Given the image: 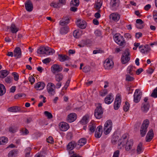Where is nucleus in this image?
<instances>
[{
    "label": "nucleus",
    "mask_w": 157,
    "mask_h": 157,
    "mask_svg": "<svg viewBox=\"0 0 157 157\" xmlns=\"http://www.w3.org/2000/svg\"><path fill=\"white\" fill-rule=\"evenodd\" d=\"M37 52L39 54L48 55H52L55 52V51L48 47L41 46L37 49Z\"/></svg>",
    "instance_id": "1"
},
{
    "label": "nucleus",
    "mask_w": 157,
    "mask_h": 157,
    "mask_svg": "<svg viewBox=\"0 0 157 157\" xmlns=\"http://www.w3.org/2000/svg\"><path fill=\"white\" fill-rule=\"evenodd\" d=\"M115 42L119 46L124 47L126 44V42L123 36L120 33L115 34L113 37Z\"/></svg>",
    "instance_id": "2"
},
{
    "label": "nucleus",
    "mask_w": 157,
    "mask_h": 157,
    "mask_svg": "<svg viewBox=\"0 0 157 157\" xmlns=\"http://www.w3.org/2000/svg\"><path fill=\"white\" fill-rule=\"evenodd\" d=\"M98 105L95 109L94 114L95 117L97 119H100L102 117L103 112L101 104L98 103Z\"/></svg>",
    "instance_id": "3"
},
{
    "label": "nucleus",
    "mask_w": 157,
    "mask_h": 157,
    "mask_svg": "<svg viewBox=\"0 0 157 157\" xmlns=\"http://www.w3.org/2000/svg\"><path fill=\"white\" fill-rule=\"evenodd\" d=\"M112 122L110 120L107 121L104 125L103 130L104 133L107 135L112 130Z\"/></svg>",
    "instance_id": "4"
},
{
    "label": "nucleus",
    "mask_w": 157,
    "mask_h": 157,
    "mask_svg": "<svg viewBox=\"0 0 157 157\" xmlns=\"http://www.w3.org/2000/svg\"><path fill=\"white\" fill-rule=\"evenodd\" d=\"M149 121L146 120L144 121L141 127L140 130V134L142 136H144L147 131V128L149 124Z\"/></svg>",
    "instance_id": "5"
},
{
    "label": "nucleus",
    "mask_w": 157,
    "mask_h": 157,
    "mask_svg": "<svg viewBox=\"0 0 157 157\" xmlns=\"http://www.w3.org/2000/svg\"><path fill=\"white\" fill-rule=\"evenodd\" d=\"M62 69H51L52 72L56 75V81L60 82L61 81L63 78V75L60 72Z\"/></svg>",
    "instance_id": "6"
},
{
    "label": "nucleus",
    "mask_w": 157,
    "mask_h": 157,
    "mask_svg": "<svg viewBox=\"0 0 157 157\" xmlns=\"http://www.w3.org/2000/svg\"><path fill=\"white\" fill-rule=\"evenodd\" d=\"M127 138V135L124 134L123 135L121 139H119L118 140V145L119 147H119L120 148H121L122 147L124 146L128 141V140Z\"/></svg>",
    "instance_id": "7"
},
{
    "label": "nucleus",
    "mask_w": 157,
    "mask_h": 157,
    "mask_svg": "<svg viewBox=\"0 0 157 157\" xmlns=\"http://www.w3.org/2000/svg\"><path fill=\"white\" fill-rule=\"evenodd\" d=\"M109 4L110 9L115 10L118 9L119 6V0H111Z\"/></svg>",
    "instance_id": "8"
},
{
    "label": "nucleus",
    "mask_w": 157,
    "mask_h": 157,
    "mask_svg": "<svg viewBox=\"0 0 157 157\" xmlns=\"http://www.w3.org/2000/svg\"><path fill=\"white\" fill-rule=\"evenodd\" d=\"M92 43V41L89 39H86L82 40L80 42V43L78 45V46L80 47H83L85 46H90Z\"/></svg>",
    "instance_id": "9"
},
{
    "label": "nucleus",
    "mask_w": 157,
    "mask_h": 157,
    "mask_svg": "<svg viewBox=\"0 0 157 157\" xmlns=\"http://www.w3.org/2000/svg\"><path fill=\"white\" fill-rule=\"evenodd\" d=\"M26 10L28 12H31L32 11L33 8V3L30 0H27L25 3Z\"/></svg>",
    "instance_id": "10"
},
{
    "label": "nucleus",
    "mask_w": 157,
    "mask_h": 157,
    "mask_svg": "<svg viewBox=\"0 0 157 157\" xmlns=\"http://www.w3.org/2000/svg\"><path fill=\"white\" fill-rule=\"evenodd\" d=\"M139 49L141 52L143 54L147 53L151 50V48L149 46V45L146 44L144 45H141L139 47Z\"/></svg>",
    "instance_id": "11"
},
{
    "label": "nucleus",
    "mask_w": 157,
    "mask_h": 157,
    "mask_svg": "<svg viewBox=\"0 0 157 157\" xmlns=\"http://www.w3.org/2000/svg\"><path fill=\"white\" fill-rule=\"evenodd\" d=\"M120 17V15L117 13H112L109 16V18L111 21L116 22L119 20Z\"/></svg>",
    "instance_id": "12"
},
{
    "label": "nucleus",
    "mask_w": 157,
    "mask_h": 157,
    "mask_svg": "<svg viewBox=\"0 0 157 157\" xmlns=\"http://www.w3.org/2000/svg\"><path fill=\"white\" fill-rule=\"evenodd\" d=\"M139 90H136L134 95V101L136 103L138 102L141 98L142 93L141 92H139Z\"/></svg>",
    "instance_id": "13"
},
{
    "label": "nucleus",
    "mask_w": 157,
    "mask_h": 157,
    "mask_svg": "<svg viewBox=\"0 0 157 157\" xmlns=\"http://www.w3.org/2000/svg\"><path fill=\"white\" fill-rule=\"evenodd\" d=\"M113 61L108 58L105 60L104 66L105 67V69H111L113 67Z\"/></svg>",
    "instance_id": "14"
},
{
    "label": "nucleus",
    "mask_w": 157,
    "mask_h": 157,
    "mask_svg": "<svg viewBox=\"0 0 157 157\" xmlns=\"http://www.w3.org/2000/svg\"><path fill=\"white\" fill-rule=\"evenodd\" d=\"M14 56L16 59L21 58L22 56L21 51L19 47H16L13 51Z\"/></svg>",
    "instance_id": "15"
},
{
    "label": "nucleus",
    "mask_w": 157,
    "mask_h": 157,
    "mask_svg": "<svg viewBox=\"0 0 157 157\" xmlns=\"http://www.w3.org/2000/svg\"><path fill=\"white\" fill-rule=\"evenodd\" d=\"M76 24L77 26L80 28L84 29L86 27V22L84 21H82L80 19L77 20Z\"/></svg>",
    "instance_id": "16"
},
{
    "label": "nucleus",
    "mask_w": 157,
    "mask_h": 157,
    "mask_svg": "<svg viewBox=\"0 0 157 157\" xmlns=\"http://www.w3.org/2000/svg\"><path fill=\"white\" fill-rule=\"evenodd\" d=\"M55 87V85L54 84L52 83H48L47 86V90L48 93L51 94V95H53L55 93V91L53 89L52 87Z\"/></svg>",
    "instance_id": "17"
},
{
    "label": "nucleus",
    "mask_w": 157,
    "mask_h": 157,
    "mask_svg": "<svg viewBox=\"0 0 157 157\" xmlns=\"http://www.w3.org/2000/svg\"><path fill=\"white\" fill-rule=\"evenodd\" d=\"M59 128L63 131H65L69 128V125L65 122H61L59 124Z\"/></svg>",
    "instance_id": "18"
},
{
    "label": "nucleus",
    "mask_w": 157,
    "mask_h": 157,
    "mask_svg": "<svg viewBox=\"0 0 157 157\" xmlns=\"http://www.w3.org/2000/svg\"><path fill=\"white\" fill-rule=\"evenodd\" d=\"M154 133L153 130L151 129L148 132L146 137V142H150L154 137Z\"/></svg>",
    "instance_id": "19"
},
{
    "label": "nucleus",
    "mask_w": 157,
    "mask_h": 157,
    "mask_svg": "<svg viewBox=\"0 0 157 157\" xmlns=\"http://www.w3.org/2000/svg\"><path fill=\"white\" fill-rule=\"evenodd\" d=\"M144 26V22L141 19H138L136 20V26L137 28L142 29Z\"/></svg>",
    "instance_id": "20"
},
{
    "label": "nucleus",
    "mask_w": 157,
    "mask_h": 157,
    "mask_svg": "<svg viewBox=\"0 0 157 157\" xmlns=\"http://www.w3.org/2000/svg\"><path fill=\"white\" fill-rule=\"evenodd\" d=\"M113 94L110 93L105 98V102L106 104H109L113 101Z\"/></svg>",
    "instance_id": "21"
},
{
    "label": "nucleus",
    "mask_w": 157,
    "mask_h": 157,
    "mask_svg": "<svg viewBox=\"0 0 157 157\" xmlns=\"http://www.w3.org/2000/svg\"><path fill=\"white\" fill-rule=\"evenodd\" d=\"M77 118L76 114L74 113H71L68 116L67 121L69 122L74 121Z\"/></svg>",
    "instance_id": "22"
},
{
    "label": "nucleus",
    "mask_w": 157,
    "mask_h": 157,
    "mask_svg": "<svg viewBox=\"0 0 157 157\" xmlns=\"http://www.w3.org/2000/svg\"><path fill=\"white\" fill-rule=\"evenodd\" d=\"M62 19L63 21H61L59 23L60 25H63L65 24H67L69 23L70 17L69 16L63 17Z\"/></svg>",
    "instance_id": "23"
},
{
    "label": "nucleus",
    "mask_w": 157,
    "mask_h": 157,
    "mask_svg": "<svg viewBox=\"0 0 157 157\" xmlns=\"http://www.w3.org/2000/svg\"><path fill=\"white\" fill-rule=\"evenodd\" d=\"M133 144V140L130 139L128 140L125 144L126 146L125 149L127 151H129L132 148V146Z\"/></svg>",
    "instance_id": "24"
},
{
    "label": "nucleus",
    "mask_w": 157,
    "mask_h": 157,
    "mask_svg": "<svg viewBox=\"0 0 157 157\" xmlns=\"http://www.w3.org/2000/svg\"><path fill=\"white\" fill-rule=\"evenodd\" d=\"M77 144L74 141H72L70 142L67 145V148L68 150L70 151L72 150L76 146Z\"/></svg>",
    "instance_id": "25"
},
{
    "label": "nucleus",
    "mask_w": 157,
    "mask_h": 157,
    "mask_svg": "<svg viewBox=\"0 0 157 157\" xmlns=\"http://www.w3.org/2000/svg\"><path fill=\"white\" fill-rule=\"evenodd\" d=\"M8 111L11 112H16L21 111V108L17 106H13L8 109Z\"/></svg>",
    "instance_id": "26"
},
{
    "label": "nucleus",
    "mask_w": 157,
    "mask_h": 157,
    "mask_svg": "<svg viewBox=\"0 0 157 157\" xmlns=\"http://www.w3.org/2000/svg\"><path fill=\"white\" fill-rule=\"evenodd\" d=\"M59 60L62 62L66 60H69L71 59L68 56L63 54L59 55Z\"/></svg>",
    "instance_id": "27"
},
{
    "label": "nucleus",
    "mask_w": 157,
    "mask_h": 157,
    "mask_svg": "<svg viewBox=\"0 0 157 157\" xmlns=\"http://www.w3.org/2000/svg\"><path fill=\"white\" fill-rule=\"evenodd\" d=\"M69 30V28L67 26H65L61 28L60 29V33L61 34H67Z\"/></svg>",
    "instance_id": "28"
},
{
    "label": "nucleus",
    "mask_w": 157,
    "mask_h": 157,
    "mask_svg": "<svg viewBox=\"0 0 157 157\" xmlns=\"http://www.w3.org/2000/svg\"><path fill=\"white\" fill-rule=\"evenodd\" d=\"M82 34V31L80 30H75L73 32V35L76 38H79Z\"/></svg>",
    "instance_id": "29"
},
{
    "label": "nucleus",
    "mask_w": 157,
    "mask_h": 157,
    "mask_svg": "<svg viewBox=\"0 0 157 157\" xmlns=\"http://www.w3.org/2000/svg\"><path fill=\"white\" fill-rule=\"evenodd\" d=\"M9 73V72L6 70H2L0 71V78H3Z\"/></svg>",
    "instance_id": "30"
},
{
    "label": "nucleus",
    "mask_w": 157,
    "mask_h": 157,
    "mask_svg": "<svg viewBox=\"0 0 157 157\" xmlns=\"http://www.w3.org/2000/svg\"><path fill=\"white\" fill-rule=\"evenodd\" d=\"M10 29L11 32L13 33H15L19 30V29L16 27V26L13 23L11 24Z\"/></svg>",
    "instance_id": "31"
},
{
    "label": "nucleus",
    "mask_w": 157,
    "mask_h": 157,
    "mask_svg": "<svg viewBox=\"0 0 157 157\" xmlns=\"http://www.w3.org/2000/svg\"><path fill=\"white\" fill-rule=\"evenodd\" d=\"M45 86V84L44 82H39L36 84L35 87L39 88V90H41L44 89Z\"/></svg>",
    "instance_id": "32"
},
{
    "label": "nucleus",
    "mask_w": 157,
    "mask_h": 157,
    "mask_svg": "<svg viewBox=\"0 0 157 157\" xmlns=\"http://www.w3.org/2000/svg\"><path fill=\"white\" fill-rule=\"evenodd\" d=\"M89 119V117L88 115H86L83 117L81 120L80 123L82 124H86L88 122V120Z\"/></svg>",
    "instance_id": "33"
},
{
    "label": "nucleus",
    "mask_w": 157,
    "mask_h": 157,
    "mask_svg": "<svg viewBox=\"0 0 157 157\" xmlns=\"http://www.w3.org/2000/svg\"><path fill=\"white\" fill-rule=\"evenodd\" d=\"M149 107V103H143L141 107V110L143 112H146L148 110Z\"/></svg>",
    "instance_id": "34"
},
{
    "label": "nucleus",
    "mask_w": 157,
    "mask_h": 157,
    "mask_svg": "<svg viewBox=\"0 0 157 157\" xmlns=\"http://www.w3.org/2000/svg\"><path fill=\"white\" fill-rule=\"evenodd\" d=\"M6 92L5 86L2 84L0 83V96H2Z\"/></svg>",
    "instance_id": "35"
},
{
    "label": "nucleus",
    "mask_w": 157,
    "mask_h": 157,
    "mask_svg": "<svg viewBox=\"0 0 157 157\" xmlns=\"http://www.w3.org/2000/svg\"><path fill=\"white\" fill-rule=\"evenodd\" d=\"M122 56H124V57H130V52L129 49L126 48L124 51Z\"/></svg>",
    "instance_id": "36"
},
{
    "label": "nucleus",
    "mask_w": 157,
    "mask_h": 157,
    "mask_svg": "<svg viewBox=\"0 0 157 157\" xmlns=\"http://www.w3.org/2000/svg\"><path fill=\"white\" fill-rule=\"evenodd\" d=\"M70 6L78 7L79 5V0H71L70 2Z\"/></svg>",
    "instance_id": "37"
},
{
    "label": "nucleus",
    "mask_w": 157,
    "mask_h": 157,
    "mask_svg": "<svg viewBox=\"0 0 157 157\" xmlns=\"http://www.w3.org/2000/svg\"><path fill=\"white\" fill-rule=\"evenodd\" d=\"M86 142V140L85 138H82L79 140L77 145L82 147L85 145Z\"/></svg>",
    "instance_id": "38"
},
{
    "label": "nucleus",
    "mask_w": 157,
    "mask_h": 157,
    "mask_svg": "<svg viewBox=\"0 0 157 157\" xmlns=\"http://www.w3.org/2000/svg\"><path fill=\"white\" fill-rule=\"evenodd\" d=\"M17 153V150H13L10 151L8 154V157H15Z\"/></svg>",
    "instance_id": "39"
},
{
    "label": "nucleus",
    "mask_w": 157,
    "mask_h": 157,
    "mask_svg": "<svg viewBox=\"0 0 157 157\" xmlns=\"http://www.w3.org/2000/svg\"><path fill=\"white\" fill-rule=\"evenodd\" d=\"M89 130L92 132H94L95 130L96 126L93 122H91L89 125Z\"/></svg>",
    "instance_id": "40"
},
{
    "label": "nucleus",
    "mask_w": 157,
    "mask_h": 157,
    "mask_svg": "<svg viewBox=\"0 0 157 157\" xmlns=\"http://www.w3.org/2000/svg\"><path fill=\"white\" fill-rule=\"evenodd\" d=\"M102 0H97L95 9V10H98L100 9L102 5Z\"/></svg>",
    "instance_id": "41"
},
{
    "label": "nucleus",
    "mask_w": 157,
    "mask_h": 157,
    "mask_svg": "<svg viewBox=\"0 0 157 157\" xmlns=\"http://www.w3.org/2000/svg\"><path fill=\"white\" fill-rule=\"evenodd\" d=\"M46 154L45 150H43L40 153H37L35 156V157H45Z\"/></svg>",
    "instance_id": "42"
},
{
    "label": "nucleus",
    "mask_w": 157,
    "mask_h": 157,
    "mask_svg": "<svg viewBox=\"0 0 157 157\" xmlns=\"http://www.w3.org/2000/svg\"><path fill=\"white\" fill-rule=\"evenodd\" d=\"M130 57H124V56H121V62L122 64H125L127 63L130 60Z\"/></svg>",
    "instance_id": "43"
},
{
    "label": "nucleus",
    "mask_w": 157,
    "mask_h": 157,
    "mask_svg": "<svg viewBox=\"0 0 157 157\" xmlns=\"http://www.w3.org/2000/svg\"><path fill=\"white\" fill-rule=\"evenodd\" d=\"M143 144L141 142L138 145L137 147L136 151L138 154H140L142 150Z\"/></svg>",
    "instance_id": "44"
},
{
    "label": "nucleus",
    "mask_w": 157,
    "mask_h": 157,
    "mask_svg": "<svg viewBox=\"0 0 157 157\" xmlns=\"http://www.w3.org/2000/svg\"><path fill=\"white\" fill-rule=\"evenodd\" d=\"M7 141L8 139L6 137H2L0 138V145L4 144L7 142Z\"/></svg>",
    "instance_id": "45"
},
{
    "label": "nucleus",
    "mask_w": 157,
    "mask_h": 157,
    "mask_svg": "<svg viewBox=\"0 0 157 157\" xmlns=\"http://www.w3.org/2000/svg\"><path fill=\"white\" fill-rule=\"evenodd\" d=\"M130 107V105L129 103L127 101H126L125 104L124 105L123 107V109L125 112H127L128 111Z\"/></svg>",
    "instance_id": "46"
},
{
    "label": "nucleus",
    "mask_w": 157,
    "mask_h": 157,
    "mask_svg": "<svg viewBox=\"0 0 157 157\" xmlns=\"http://www.w3.org/2000/svg\"><path fill=\"white\" fill-rule=\"evenodd\" d=\"M119 137L117 136H113L112 139V142L113 144H115L116 143H117L118 140H119Z\"/></svg>",
    "instance_id": "47"
},
{
    "label": "nucleus",
    "mask_w": 157,
    "mask_h": 157,
    "mask_svg": "<svg viewBox=\"0 0 157 157\" xmlns=\"http://www.w3.org/2000/svg\"><path fill=\"white\" fill-rule=\"evenodd\" d=\"M44 114L48 119H50L52 118L53 117L52 114L47 111L44 112Z\"/></svg>",
    "instance_id": "48"
},
{
    "label": "nucleus",
    "mask_w": 157,
    "mask_h": 157,
    "mask_svg": "<svg viewBox=\"0 0 157 157\" xmlns=\"http://www.w3.org/2000/svg\"><path fill=\"white\" fill-rule=\"evenodd\" d=\"M134 78L129 75H126V80L128 82H131L133 80Z\"/></svg>",
    "instance_id": "49"
},
{
    "label": "nucleus",
    "mask_w": 157,
    "mask_h": 157,
    "mask_svg": "<svg viewBox=\"0 0 157 157\" xmlns=\"http://www.w3.org/2000/svg\"><path fill=\"white\" fill-rule=\"evenodd\" d=\"M51 69H63V67L61 65L55 64L52 66Z\"/></svg>",
    "instance_id": "50"
},
{
    "label": "nucleus",
    "mask_w": 157,
    "mask_h": 157,
    "mask_svg": "<svg viewBox=\"0 0 157 157\" xmlns=\"http://www.w3.org/2000/svg\"><path fill=\"white\" fill-rule=\"evenodd\" d=\"M12 75L13 76L14 79L16 81H17L19 79V75L16 72H13L12 73Z\"/></svg>",
    "instance_id": "51"
},
{
    "label": "nucleus",
    "mask_w": 157,
    "mask_h": 157,
    "mask_svg": "<svg viewBox=\"0 0 157 157\" xmlns=\"http://www.w3.org/2000/svg\"><path fill=\"white\" fill-rule=\"evenodd\" d=\"M151 96L154 98L157 97V87L154 90L151 94Z\"/></svg>",
    "instance_id": "52"
},
{
    "label": "nucleus",
    "mask_w": 157,
    "mask_h": 157,
    "mask_svg": "<svg viewBox=\"0 0 157 157\" xmlns=\"http://www.w3.org/2000/svg\"><path fill=\"white\" fill-rule=\"evenodd\" d=\"M115 101L117 102L121 103V96L119 94H117L115 99Z\"/></svg>",
    "instance_id": "53"
},
{
    "label": "nucleus",
    "mask_w": 157,
    "mask_h": 157,
    "mask_svg": "<svg viewBox=\"0 0 157 157\" xmlns=\"http://www.w3.org/2000/svg\"><path fill=\"white\" fill-rule=\"evenodd\" d=\"M121 103L119 102L115 101L114 104V109L115 110L118 109L120 107Z\"/></svg>",
    "instance_id": "54"
},
{
    "label": "nucleus",
    "mask_w": 157,
    "mask_h": 157,
    "mask_svg": "<svg viewBox=\"0 0 157 157\" xmlns=\"http://www.w3.org/2000/svg\"><path fill=\"white\" fill-rule=\"evenodd\" d=\"M21 131L23 134L25 135H27L29 133V131L25 128H22Z\"/></svg>",
    "instance_id": "55"
},
{
    "label": "nucleus",
    "mask_w": 157,
    "mask_h": 157,
    "mask_svg": "<svg viewBox=\"0 0 157 157\" xmlns=\"http://www.w3.org/2000/svg\"><path fill=\"white\" fill-rule=\"evenodd\" d=\"M102 132H98L97 131H96L95 132V136L97 138H100L102 134Z\"/></svg>",
    "instance_id": "56"
},
{
    "label": "nucleus",
    "mask_w": 157,
    "mask_h": 157,
    "mask_svg": "<svg viewBox=\"0 0 157 157\" xmlns=\"http://www.w3.org/2000/svg\"><path fill=\"white\" fill-rule=\"evenodd\" d=\"M59 3L52 2L50 4V6H51L55 8H57L59 7Z\"/></svg>",
    "instance_id": "57"
},
{
    "label": "nucleus",
    "mask_w": 157,
    "mask_h": 157,
    "mask_svg": "<svg viewBox=\"0 0 157 157\" xmlns=\"http://www.w3.org/2000/svg\"><path fill=\"white\" fill-rule=\"evenodd\" d=\"M46 141L47 142L50 144H52L54 142L53 138L51 136H49L48 138L47 139Z\"/></svg>",
    "instance_id": "58"
},
{
    "label": "nucleus",
    "mask_w": 157,
    "mask_h": 157,
    "mask_svg": "<svg viewBox=\"0 0 157 157\" xmlns=\"http://www.w3.org/2000/svg\"><path fill=\"white\" fill-rule=\"evenodd\" d=\"M124 37L125 38L128 39V40L131 39L132 38V36L129 33H125L124 34Z\"/></svg>",
    "instance_id": "59"
},
{
    "label": "nucleus",
    "mask_w": 157,
    "mask_h": 157,
    "mask_svg": "<svg viewBox=\"0 0 157 157\" xmlns=\"http://www.w3.org/2000/svg\"><path fill=\"white\" fill-rule=\"evenodd\" d=\"M104 52V51L101 49H99L98 50H94L93 51V54H96L97 53H102Z\"/></svg>",
    "instance_id": "60"
},
{
    "label": "nucleus",
    "mask_w": 157,
    "mask_h": 157,
    "mask_svg": "<svg viewBox=\"0 0 157 157\" xmlns=\"http://www.w3.org/2000/svg\"><path fill=\"white\" fill-rule=\"evenodd\" d=\"M71 7L70 8V10L73 12H75L77 11L78 10V7H75V6H71Z\"/></svg>",
    "instance_id": "61"
},
{
    "label": "nucleus",
    "mask_w": 157,
    "mask_h": 157,
    "mask_svg": "<svg viewBox=\"0 0 157 157\" xmlns=\"http://www.w3.org/2000/svg\"><path fill=\"white\" fill-rule=\"evenodd\" d=\"M153 18L154 20L157 23V11L154 12L153 13Z\"/></svg>",
    "instance_id": "62"
},
{
    "label": "nucleus",
    "mask_w": 157,
    "mask_h": 157,
    "mask_svg": "<svg viewBox=\"0 0 157 157\" xmlns=\"http://www.w3.org/2000/svg\"><path fill=\"white\" fill-rule=\"evenodd\" d=\"M120 151L117 150L115 151L113 157H119Z\"/></svg>",
    "instance_id": "63"
},
{
    "label": "nucleus",
    "mask_w": 157,
    "mask_h": 157,
    "mask_svg": "<svg viewBox=\"0 0 157 157\" xmlns=\"http://www.w3.org/2000/svg\"><path fill=\"white\" fill-rule=\"evenodd\" d=\"M51 59L49 58H47L42 60V62L43 63L47 64L49 63Z\"/></svg>",
    "instance_id": "64"
}]
</instances>
